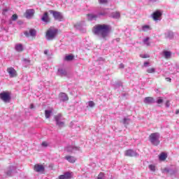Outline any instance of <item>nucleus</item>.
<instances>
[{
  "instance_id": "nucleus-1",
  "label": "nucleus",
  "mask_w": 179,
  "mask_h": 179,
  "mask_svg": "<svg viewBox=\"0 0 179 179\" xmlns=\"http://www.w3.org/2000/svg\"><path fill=\"white\" fill-rule=\"evenodd\" d=\"M110 25L108 24H96L92 29V33L96 36H100L102 38H106L110 34Z\"/></svg>"
},
{
  "instance_id": "nucleus-2",
  "label": "nucleus",
  "mask_w": 179,
  "mask_h": 179,
  "mask_svg": "<svg viewBox=\"0 0 179 179\" xmlns=\"http://www.w3.org/2000/svg\"><path fill=\"white\" fill-rule=\"evenodd\" d=\"M160 134L152 133L149 136V141L154 146H158L160 145Z\"/></svg>"
},
{
  "instance_id": "nucleus-3",
  "label": "nucleus",
  "mask_w": 179,
  "mask_h": 179,
  "mask_svg": "<svg viewBox=\"0 0 179 179\" xmlns=\"http://www.w3.org/2000/svg\"><path fill=\"white\" fill-rule=\"evenodd\" d=\"M12 93L10 92H3L0 93V99L4 103H9L12 100Z\"/></svg>"
},
{
  "instance_id": "nucleus-4",
  "label": "nucleus",
  "mask_w": 179,
  "mask_h": 179,
  "mask_svg": "<svg viewBox=\"0 0 179 179\" xmlns=\"http://www.w3.org/2000/svg\"><path fill=\"white\" fill-rule=\"evenodd\" d=\"M58 34V29H49L46 31V38L48 40H54L55 36Z\"/></svg>"
},
{
  "instance_id": "nucleus-5",
  "label": "nucleus",
  "mask_w": 179,
  "mask_h": 179,
  "mask_svg": "<svg viewBox=\"0 0 179 179\" xmlns=\"http://www.w3.org/2000/svg\"><path fill=\"white\" fill-rule=\"evenodd\" d=\"M49 12L51 15H52L55 20H57L58 22H62V20H64V15H62L61 12L54 10H50Z\"/></svg>"
},
{
  "instance_id": "nucleus-6",
  "label": "nucleus",
  "mask_w": 179,
  "mask_h": 179,
  "mask_svg": "<svg viewBox=\"0 0 179 179\" xmlns=\"http://www.w3.org/2000/svg\"><path fill=\"white\" fill-rule=\"evenodd\" d=\"M55 121L56 122V125H58V127H64L65 123L61 120H62V114L59 113L54 117Z\"/></svg>"
},
{
  "instance_id": "nucleus-7",
  "label": "nucleus",
  "mask_w": 179,
  "mask_h": 179,
  "mask_svg": "<svg viewBox=\"0 0 179 179\" xmlns=\"http://www.w3.org/2000/svg\"><path fill=\"white\" fill-rule=\"evenodd\" d=\"M7 72L10 78H16L17 76V71L13 67L7 68Z\"/></svg>"
},
{
  "instance_id": "nucleus-8",
  "label": "nucleus",
  "mask_w": 179,
  "mask_h": 179,
  "mask_svg": "<svg viewBox=\"0 0 179 179\" xmlns=\"http://www.w3.org/2000/svg\"><path fill=\"white\" fill-rule=\"evenodd\" d=\"M34 170L36 173H44L45 168L44 166L37 164L34 166Z\"/></svg>"
},
{
  "instance_id": "nucleus-9",
  "label": "nucleus",
  "mask_w": 179,
  "mask_h": 179,
  "mask_svg": "<svg viewBox=\"0 0 179 179\" xmlns=\"http://www.w3.org/2000/svg\"><path fill=\"white\" fill-rule=\"evenodd\" d=\"M24 36H26V37H34V38H36V35L37 34V31H36V29H31L29 30V32L26 31L24 33Z\"/></svg>"
},
{
  "instance_id": "nucleus-10",
  "label": "nucleus",
  "mask_w": 179,
  "mask_h": 179,
  "mask_svg": "<svg viewBox=\"0 0 179 179\" xmlns=\"http://www.w3.org/2000/svg\"><path fill=\"white\" fill-rule=\"evenodd\" d=\"M162 15H163V13H162L160 10H156L152 14V17L153 20L156 22L159 20V18L162 17Z\"/></svg>"
},
{
  "instance_id": "nucleus-11",
  "label": "nucleus",
  "mask_w": 179,
  "mask_h": 179,
  "mask_svg": "<svg viewBox=\"0 0 179 179\" xmlns=\"http://www.w3.org/2000/svg\"><path fill=\"white\" fill-rule=\"evenodd\" d=\"M124 156H127L128 157H135L138 156L136 152L134 151V150H127L124 152Z\"/></svg>"
},
{
  "instance_id": "nucleus-12",
  "label": "nucleus",
  "mask_w": 179,
  "mask_h": 179,
  "mask_svg": "<svg viewBox=\"0 0 179 179\" xmlns=\"http://www.w3.org/2000/svg\"><path fill=\"white\" fill-rule=\"evenodd\" d=\"M25 17L27 19H31L34 16V9H29L27 10L25 13H24Z\"/></svg>"
},
{
  "instance_id": "nucleus-13",
  "label": "nucleus",
  "mask_w": 179,
  "mask_h": 179,
  "mask_svg": "<svg viewBox=\"0 0 179 179\" xmlns=\"http://www.w3.org/2000/svg\"><path fill=\"white\" fill-rule=\"evenodd\" d=\"M75 150H79V147L74 145H69L66 148V152H67L68 153H73Z\"/></svg>"
},
{
  "instance_id": "nucleus-14",
  "label": "nucleus",
  "mask_w": 179,
  "mask_h": 179,
  "mask_svg": "<svg viewBox=\"0 0 179 179\" xmlns=\"http://www.w3.org/2000/svg\"><path fill=\"white\" fill-rule=\"evenodd\" d=\"M64 159L69 162V163H76V157L71 155H66L64 157Z\"/></svg>"
},
{
  "instance_id": "nucleus-15",
  "label": "nucleus",
  "mask_w": 179,
  "mask_h": 179,
  "mask_svg": "<svg viewBox=\"0 0 179 179\" xmlns=\"http://www.w3.org/2000/svg\"><path fill=\"white\" fill-rule=\"evenodd\" d=\"M72 177V173L66 172L64 175L59 176V179H70Z\"/></svg>"
},
{
  "instance_id": "nucleus-16",
  "label": "nucleus",
  "mask_w": 179,
  "mask_h": 179,
  "mask_svg": "<svg viewBox=\"0 0 179 179\" xmlns=\"http://www.w3.org/2000/svg\"><path fill=\"white\" fill-rule=\"evenodd\" d=\"M42 22H45V23H50V16H48V13H44L43 15L41 17Z\"/></svg>"
},
{
  "instance_id": "nucleus-17",
  "label": "nucleus",
  "mask_w": 179,
  "mask_h": 179,
  "mask_svg": "<svg viewBox=\"0 0 179 179\" xmlns=\"http://www.w3.org/2000/svg\"><path fill=\"white\" fill-rule=\"evenodd\" d=\"M145 104H153L155 103V99L151 96L145 97L144 99Z\"/></svg>"
},
{
  "instance_id": "nucleus-18",
  "label": "nucleus",
  "mask_w": 179,
  "mask_h": 179,
  "mask_svg": "<svg viewBox=\"0 0 179 179\" xmlns=\"http://www.w3.org/2000/svg\"><path fill=\"white\" fill-rule=\"evenodd\" d=\"M15 48L17 52H22V51H24V48H23V45L22 43L15 45Z\"/></svg>"
},
{
  "instance_id": "nucleus-19",
  "label": "nucleus",
  "mask_w": 179,
  "mask_h": 179,
  "mask_svg": "<svg viewBox=\"0 0 179 179\" xmlns=\"http://www.w3.org/2000/svg\"><path fill=\"white\" fill-rule=\"evenodd\" d=\"M59 96L62 101H68V100H69V98L68 97V95L66 93L62 92L60 93Z\"/></svg>"
},
{
  "instance_id": "nucleus-20",
  "label": "nucleus",
  "mask_w": 179,
  "mask_h": 179,
  "mask_svg": "<svg viewBox=\"0 0 179 179\" xmlns=\"http://www.w3.org/2000/svg\"><path fill=\"white\" fill-rule=\"evenodd\" d=\"M166 159H167V155L166 154V152H162L159 155V159L160 160V162H164Z\"/></svg>"
},
{
  "instance_id": "nucleus-21",
  "label": "nucleus",
  "mask_w": 179,
  "mask_h": 179,
  "mask_svg": "<svg viewBox=\"0 0 179 179\" xmlns=\"http://www.w3.org/2000/svg\"><path fill=\"white\" fill-rule=\"evenodd\" d=\"M111 16L114 19H120V17H121V14L120 13V12L115 11L112 13Z\"/></svg>"
},
{
  "instance_id": "nucleus-22",
  "label": "nucleus",
  "mask_w": 179,
  "mask_h": 179,
  "mask_svg": "<svg viewBox=\"0 0 179 179\" xmlns=\"http://www.w3.org/2000/svg\"><path fill=\"white\" fill-rule=\"evenodd\" d=\"M164 55L166 59H169V58L171 57V52L169 51H164Z\"/></svg>"
},
{
  "instance_id": "nucleus-23",
  "label": "nucleus",
  "mask_w": 179,
  "mask_h": 179,
  "mask_svg": "<svg viewBox=\"0 0 179 179\" xmlns=\"http://www.w3.org/2000/svg\"><path fill=\"white\" fill-rule=\"evenodd\" d=\"M52 113V110H45V118L48 119L50 117H51V113Z\"/></svg>"
},
{
  "instance_id": "nucleus-24",
  "label": "nucleus",
  "mask_w": 179,
  "mask_h": 179,
  "mask_svg": "<svg viewBox=\"0 0 179 179\" xmlns=\"http://www.w3.org/2000/svg\"><path fill=\"white\" fill-rule=\"evenodd\" d=\"M58 72L61 76H66V71L61 69L58 70Z\"/></svg>"
},
{
  "instance_id": "nucleus-25",
  "label": "nucleus",
  "mask_w": 179,
  "mask_h": 179,
  "mask_svg": "<svg viewBox=\"0 0 179 179\" xmlns=\"http://www.w3.org/2000/svg\"><path fill=\"white\" fill-rule=\"evenodd\" d=\"M73 58H74L73 55H69L65 57V61H72Z\"/></svg>"
},
{
  "instance_id": "nucleus-26",
  "label": "nucleus",
  "mask_w": 179,
  "mask_h": 179,
  "mask_svg": "<svg viewBox=\"0 0 179 179\" xmlns=\"http://www.w3.org/2000/svg\"><path fill=\"white\" fill-rule=\"evenodd\" d=\"M87 16L90 17V20H93V19H97V15L94 14H87Z\"/></svg>"
},
{
  "instance_id": "nucleus-27",
  "label": "nucleus",
  "mask_w": 179,
  "mask_h": 179,
  "mask_svg": "<svg viewBox=\"0 0 179 179\" xmlns=\"http://www.w3.org/2000/svg\"><path fill=\"white\" fill-rule=\"evenodd\" d=\"M148 169H150L151 171H156V166L153 164L149 165Z\"/></svg>"
},
{
  "instance_id": "nucleus-28",
  "label": "nucleus",
  "mask_w": 179,
  "mask_h": 179,
  "mask_svg": "<svg viewBox=\"0 0 179 179\" xmlns=\"http://www.w3.org/2000/svg\"><path fill=\"white\" fill-rule=\"evenodd\" d=\"M147 72L148 73H155V72H156V69H155V68H150L147 69Z\"/></svg>"
},
{
  "instance_id": "nucleus-29",
  "label": "nucleus",
  "mask_w": 179,
  "mask_h": 179,
  "mask_svg": "<svg viewBox=\"0 0 179 179\" xmlns=\"http://www.w3.org/2000/svg\"><path fill=\"white\" fill-rule=\"evenodd\" d=\"M105 175L103 172H101L97 177V179H104Z\"/></svg>"
},
{
  "instance_id": "nucleus-30",
  "label": "nucleus",
  "mask_w": 179,
  "mask_h": 179,
  "mask_svg": "<svg viewBox=\"0 0 179 179\" xmlns=\"http://www.w3.org/2000/svg\"><path fill=\"white\" fill-rule=\"evenodd\" d=\"M98 1L101 5H104L106 3H108V0H98Z\"/></svg>"
},
{
  "instance_id": "nucleus-31",
  "label": "nucleus",
  "mask_w": 179,
  "mask_h": 179,
  "mask_svg": "<svg viewBox=\"0 0 179 179\" xmlns=\"http://www.w3.org/2000/svg\"><path fill=\"white\" fill-rule=\"evenodd\" d=\"M89 107L93 108L95 106L94 101H88Z\"/></svg>"
},
{
  "instance_id": "nucleus-32",
  "label": "nucleus",
  "mask_w": 179,
  "mask_h": 179,
  "mask_svg": "<svg viewBox=\"0 0 179 179\" xmlns=\"http://www.w3.org/2000/svg\"><path fill=\"white\" fill-rule=\"evenodd\" d=\"M146 29H147V30L150 29V27L149 25H144V26L143 27V30H144V31H145Z\"/></svg>"
},
{
  "instance_id": "nucleus-33",
  "label": "nucleus",
  "mask_w": 179,
  "mask_h": 179,
  "mask_svg": "<svg viewBox=\"0 0 179 179\" xmlns=\"http://www.w3.org/2000/svg\"><path fill=\"white\" fill-rule=\"evenodd\" d=\"M12 20H17V15L13 14L12 16Z\"/></svg>"
},
{
  "instance_id": "nucleus-34",
  "label": "nucleus",
  "mask_w": 179,
  "mask_h": 179,
  "mask_svg": "<svg viewBox=\"0 0 179 179\" xmlns=\"http://www.w3.org/2000/svg\"><path fill=\"white\" fill-rule=\"evenodd\" d=\"M141 58H150V56L149 55H141Z\"/></svg>"
},
{
  "instance_id": "nucleus-35",
  "label": "nucleus",
  "mask_w": 179,
  "mask_h": 179,
  "mask_svg": "<svg viewBox=\"0 0 179 179\" xmlns=\"http://www.w3.org/2000/svg\"><path fill=\"white\" fill-rule=\"evenodd\" d=\"M157 104H162L163 103V99H159L157 101Z\"/></svg>"
},
{
  "instance_id": "nucleus-36",
  "label": "nucleus",
  "mask_w": 179,
  "mask_h": 179,
  "mask_svg": "<svg viewBox=\"0 0 179 179\" xmlns=\"http://www.w3.org/2000/svg\"><path fill=\"white\" fill-rule=\"evenodd\" d=\"M42 146H44L45 148H47V146H48V143L46 141H43L42 143Z\"/></svg>"
},
{
  "instance_id": "nucleus-37",
  "label": "nucleus",
  "mask_w": 179,
  "mask_h": 179,
  "mask_svg": "<svg viewBox=\"0 0 179 179\" xmlns=\"http://www.w3.org/2000/svg\"><path fill=\"white\" fill-rule=\"evenodd\" d=\"M150 38L147 37L146 38L144 39L143 43H148V41H149Z\"/></svg>"
},
{
  "instance_id": "nucleus-38",
  "label": "nucleus",
  "mask_w": 179,
  "mask_h": 179,
  "mask_svg": "<svg viewBox=\"0 0 179 179\" xmlns=\"http://www.w3.org/2000/svg\"><path fill=\"white\" fill-rule=\"evenodd\" d=\"M166 107H170V101H167L166 103Z\"/></svg>"
},
{
  "instance_id": "nucleus-39",
  "label": "nucleus",
  "mask_w": 179,
  "mask_h": 179,
  "mask_svg": "<svg viewBox=\"0 0 179 179\" xmlns=\"http://www.w3.org/2000/svg\"><path fill=\"white\" fill-rule=\"evenodd\" d=\"M163 173H169V169H164L163 170Z\"/></svg>"
},
{
  "instance_id": "nucleus-40",
  "label": "nucleus",
  "mask_w": 179,
  "mask_h": 179,
  "mask_svg": "<svg viewBox=\"0 0 179 179\" xmlns=\"http://www.w3.org/2000/svg\"><path fill=\"white\" fill-rule=\"evenodd\" d=\"M166 82H171V78H166Z\"/></svg>"
},
{
  "instance_id": "nucleus-41",
  "label": "nucleus",
  "mask_w": 179,
  "mask_h": 179,
  "mask_svg": "<svg viewBox=\"0 0 179 179\" xmlns=\"http://www.w3.org/2000/svg\"><path fill=\"white\" fill-rule=\"evenodd\" d=\"M44 54H45V55H48V50H45L44 51Z\"/></svg>"
},
{
  "instance_id": "nucleus-42",
  "label": "nucleus",
  "mask_w": 179,
  "mask_h": 179,
  "mask_svg": "<svg viewBox=\"0 0 179 179\" xmlns=\"http://www.w3.org/2000/svg\"><path fill=\"white\" fill-rule=\"evenodd\" d=\"M148 65H149V62H144V66H148Z\"/></svg>"
},
{
  "instance_id": "nucleus-43",
  "label": "nucleus",
  "mask_w": 179,
  "mask_h": 179,
  "mask_svg": "<svg viewBox=\"0 0 179 179\" xmlns=\"http://www.w3.org/2000/svg\"><path fill=\"white\" fill-rule=\"evenodd\" d=\"M127 121H128V119L124 118V124H127Z\"/></svg>"
},
{
  "instance_id": "nucleus-44",
  "label": "nucleus",
  "mask_w": 179,
  "mask_h": 179,
  "mask_svg": "<svg viewBox=\"0 0 179 179\" xmlns=\"http://www.w3.org/2000/svg\"><path fill=\"white\" fill-rule=\"evenodd\" d=\"M146 44V45H148L149 47V45H150V42H147V43H145Z\"/></svg>"
},
{
  "instance_id": "nucleus-45",
  "label": "nucleus",
  "mask_w": 179,
  "mask_h": 179,
  "mask_svg": "<svg viewBox=\"0 0 179 179\" xmlns=\"http://www.w3.org/2000/svg\"><path fill=\"white\" fill-rule=\"evenodd\" d=\"M8 176H10V174H12V171H8V173H7Z\"/></svg>"
},
{
  "instance_id": "nucleus-46",
  "label": "nucleus",
  "mask_w": 179,
  "mask_h": 179,
  "mask_svg": "<svg viewBox=\"0 0 179 179\" xmlns=\"http://www.w3.org/2000/svg\"><path fill=\"white\" fill-rule=\"evenodd\" d=\"M176 115H178V114H179V109H177V110H176Z\"/></svg>"
},
{
  "instance_id": "nucleus-47",
  "label": "nucleus",
  "mask_w": 179,
  "mask_h": 179,
  "mask_svg": "<svg viewBox=\"0 0 179 179\" xmlns=\"http://www.w3.org/2000/svg\"><path fill=\"white\" fill-rule=\"evenodd\" d=\"M122 68H124V64H121Z\"/></svg>"
},
{
  "instance_id": "nucleus-48",
  "label": "nucleus",
  "mask_w": 179,
  "mask_h": 179,
  "mask_svg": "<svg viewBox=\"0 0 179 179\" xmlns=\"http://www.w3.org/2000/svg\"><path fill=\"white\" fill-rule=\"evenodd\" d=\"M117 41H120V38H117Z\"/></svg>"
},
{
  "instance_id": "nucleus-49",
  "label": "nucleus",
  "mask_w": 179,
  "mask_h": 179,
  "mask_svg": "<svg viewBox=\"0 0 179 179\" xmlns=\"http://www.w3.org/2000/svg\"><path fill=\"white\" fill-rule=\"evenodd\" d=\"M31 108H33V105H31Z\"/></svg>"
},
{
  "instance_id": "nucleus-50",
  "label": "nucleus",
  "mask_w": 179,
  "mask_h": 179,
  "mask_svg": "<svg viewBox=\"0 0 179 179\" xmlns=\"http://www.w3.org/2000/svg\"><path fill=\"white\" fill-rule=\"evenodd\" d=\"M99 15H104V14H103V13H100Z\"/></svg>"
}]
</instances>
